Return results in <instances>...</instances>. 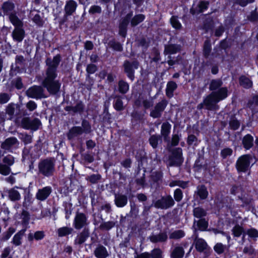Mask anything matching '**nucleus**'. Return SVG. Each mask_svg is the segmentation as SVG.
<instances>
[{"mask_svg":"<svg viewBox=\"0 0 258 258\" xmlns=\"http://www.w3.org/2000/svg\"><path fill=\"white\" fill-rule=\"evenodd\" d=\"M87 224V218L85 214L77 213L75 216L74 226L77 229H80Z\"/></svg>","mask_w":258,"mask_h":258,"instance_id":"obj_10","label":"nucleus"},{"mask_svg":"<svg viewBox=\"0 0 258 258\" xmlns=\"http://www.w3.org/2000/svg\"><path fill=\"white\" fill-rule=\"evenodd\" d=\"M94 252L95 256L98 258H106L108 255L106 248L103 246L97 247Z\"/></svg>","mask_w":258,"mask_h":258,"instance_id":"obj_20","label":"nucleus"},{"mask_svg":"<svg viewBox=\"0 0 258 258\" xmlns=\"http://www.w3.org/2000/svg\"><path fill=\"white\" fill-rule=\"evenodd\" d=\"M101 11V9L100 7L98 6H93L91 7L90 9L89 12L91 13H100Z\"/></svg>","mask_w":258,"mask_h":258,"instance_id":"obj_64","label":"nucleus"},{"mask_svg":"<svg viewBox=\"0 0 258 258\" xmlns=\"http://www.w3.org/2000/svg\"><path fill=\"white\" fill-rule=\"evenodd\" d=\"M209 5V3L206 1H203L200 2L199 7L200 9V12H203L205 10H207Z\"/></svg>","mask_w":258,"mask_h":258,"instance_id":"obj_55","label":"nucleus"},{"mask_svg":"<svg viewBox=\"0 0 258 258\" xmlns=\"http://www.w3.org/2000/svg\"><path fill=\"white\" fill-rule=\"evenodd\" d=\"M174 204V202L171 196L163 197L154 203V206L157 208L167 209Z\"/></svg>","mask_w":258,"mask_h":258,"instance_id":"obj_5","label":"nucleus"},{"mask_svg":"<svg viewBox=\"0 0 258 258\" xmlns=\"http://www.w3.org/2000/svg\"><path fill=\"white\" fill-rule=\"evenodd\" d=\"M253 139L251 136L247 135L244 136L242 140L244 147L247 150L250 149L253 145Z\"/></svg>","mask_w":258,"mask_h":258,"instance_id":"obj_24","label":"nucleus"},{"mask_svg":"<svg viewBox=\"0 0 258 258\" xmlns=\"http://www.w3.org/2000/svg\"><path fill=\"white\" fill-rule=\"evenodd\" d=\"M159 139V136H158L153 135L150 137L149 142L153 148H155L157 147Z\"/></svg>","mask_w":258,"mask_h":258,"instance_id":"obj_47","label":"nucleus"},{"mask_svg":"<svg viewBox=\"0 0 258 258\" xmlns=\"http://www.w3.org/2000/svg\"><path fill=\"white\" fill-rule=\"evenodd\" d=\"M170 22L172 27L176 29H179L181 27V24L180 23L177 18L174 16L171 17Z\"/></svg>","mask_w":258,"mask_h":258,"instance_id":"obj_46","label":"nucleus"},{"mask_svg":"<svg viewBox=\"0 0 258 258\" xmlns=\"http://www.w3.org/2000/svg\"><path fill=\"white\" fill-rule=\"evenodd\" d=\"M27 95L31 98H40L44 97L43 89L40 86H33L27 91Z\"/></svg>","mask_w":258,"mask_h":258,"instance_id":"obj_9","label":"nucleus"},{"mask_svg":"<svg viewBox=\"0 0 258 258\" xmlns=\"http://www.w3.org/2000/svg\"><path fill=\"white\" fill-rule=\"evenodd\" d=\"M23 234V232H18L15 235V236L13 237V242L14 244H15L16 246H18L21 244V239L22 235Z\"/></svg>","mask_w":258,"mask_h":258,"instance_id":"obj_43","label":"nucleus"},{"mask_svg":"<svg viewBox=\"0 0 258 258\" xmlns=\"http://www.w3.org/2000/svg\"><path fill=\"white\" fill-rule=\"evenodd\" d=\"M3 162L7 164V166H11L13 165L15 162L14 157L12 155H9L5 156L3 159Z\"/></svg>","mask_w":258,"mask_h":258,"instance_id":"obj_42","label":"nucleus"},{"mask_svg":"<svg viewBox=\"0 0 258 258\" xmlns=\"http://www.w3.org/2000/svg\"><path fill=\"white\" fill-rule=\"evenodd\" d=\"M222 85V82L220 80H214L211 82L210 89L213 91L219 89Z\"/></svg>","mask_w":258,"mask_h":258,"instance_id":"obj_34","label":"nucleus"},{"mask_svg":"<svg viewBox=\"0 0 258 258\" xmlns=\"http://www.w3.org/2000/svg\"><path fill=\"white\" fill-rule=\"evenodd\" d=\"M97 70V67L95 64H90L87 66V71L89 74H93Z\"/></svg>","mask_w":258,"mask_h":258,"instance_id":"obj_62","label":"nucleus"},{"mask_svg":"<svg viewBox=\"0 0 258 258\" xmlns=\"http://www.w3.org/2000/svg\"><path fill=\"white\" fill-rule=\"evenodd\" d=\"M54 166V162L53 160L50 159L44 160L39 163V171L44 176H51L55 170Z\"/></svg>","mask_w":258,"mask_h":258,"instance_id":"obj_3","label":"nucleus"},{"mask_svg":"<svg viewBox=\"0 0 258 258\" xmlns=\"http://www.w3.org/2000/svg\"><path fill=\"white\" fill-rule=\"evenodd\" d=\"M14 8L13 4L10 2H6L4 3L2 7L4 15H9L12 14V12Z\"/></svg>","mask_w":258,"mask_h":258,"instance_id":"obj_26","label":"nucleus"},{"mask_svg":"<svg viewBox=\"0 0 258 258\" xmlns=\"http://www.w3.org/2000/svg\"><path fill=\"white\" fill-rule=\"evenodd\" d=\"M198 228L200 230H205L208 227V222L205 219L199 220L197 223Z\"/></svg>","mask_w":258,"mask_h":258,"instance_id":"obj_45","label":"nucleus"},{"mask_svg":"<svg viewBox=\"0 0 258 258\" xmlns=\"http://www.w3.org/2000/svg\"><path fill=\"white\" fill-rule=\"evenodd\" d=\"M15 112V105L9 104L6 109L7 113L10 115L9 119H11Z\"/></svg>","mask_w":258,"mask_h":258,"instance_id":"obj_50","label":"nucleus"},{"mask_svg":"<svg viewBox=\"0 0 258 258\" xmlns=\"http://www.w3.org/2000/svg\"><path fill=\"white\" fill-rule=\"evenodd\" d=\"M82 125L83 133H89L91 132V126L88 121H83Z\"/></svg>","mask_w":258,"mask_h":258,"instance_id":"obj_49","label":"nucleus"},{"mask_svg":"<svg viewBox=\"0 0 258 258\" xmlns=\"http://www.w3.org/2000/svg\"><path fill=\"white\" fill-rule=\"evenodd\" d=\"M19 141L14 137L7 139L1 145V148L5 150H10L13 148H17Z\"/></svg>","mask_w":258,"mask_h":258,"instance_id":"obj_11","label":"nucleus"},{"mask_svg":"<svg viewBox=\"0 0 258 258\" xmlns=\"http://www.w3.org/2000/svg\"><path fill=\"white\" fill-rule=\"evenodd\" d=\"M229 124L230 127L234 130H237L240 125L239 121L235 119L231 120L230 121Z\"/></svg>","mask_w":258,"mask_h":258,"instance_id":"obj_54","label":"nucleus"},{"mask_svg":"<svg viewBox=\"0 0 258 258\" xmlns=\"http://www.w3.org/2000/svg\"><path fill=\"white\" fill-rule=\"evenodd\" d=\"M205 55H208L211 50V45L208 41H206L204 47Z\"/></svg>","mask_w":258,"mask_h":258,"instance_id":"obj_63","label":"nucleus"},{"mask_svg":"<svg viewBox=\"0 0 258 258\" xmlns=\"http://www.w3.org/2000/svg\"><path fill=\"white\" fill-rule=\"evenodd\" d=\"M198 194L202 199H205L208 196V191L206 187L204 186L198 187Z\"/></svg>","mask_w":258,"mask_h":258,"instance_id":"obj_37","label":"nucleus"},{"mask_svg":"<svg viewBox=\"0 0 258 258\" xmlns=\"http://www.w3.org/2000/svg\"><path fill=\"white\" fill-rule=\"evenodd\" d=\"M228 96V90L226 87L220 88L216 91H213L204 100L203 103L198 106L199 109L206 106L208 109H215L216 103L225 99Z\"/></svg>","mask_w":258,"mask_h":258,"instance_id":"obj_1","label":"nucleus"},{"mask_svg":"<svg viewBox=\"0 0 258 258\" xmlns=\"http://www.w3.org/2000/svg\"><path fill=\"white\" fill-rule=\"evenodd\" d=\"M174 197L176 201H180L182 198V194L180 189H176L174 191Z\"/></svg>","mask_w":258,"mask_h":258,"instance_id":"obj_53","label":"nucleus"},{"mask_svg":"<svg viewBox=\"0 0 258 258\" xmlns=\"http://www.w3.org/2000/svg\"><path fill=\"white\" fill-rule=\"evenodd\" d=\"M57 77L56 72L52 69L47 70L46 77L43 82V86L47 89V91L52 94H55L57 93L60 87V83L55 80Z\"/></svg>","mask_w":258,"mask_h":258,"instance_id":"obj_2","label":"nucleus"},{"mask_svg":"<svg viewBox=\"0 0 258 258\" xmlns=\"http://www.w3.org/2000/svg\"><path fill=\"white\" fill-rule=\"evenodd\" d=\"M169 161L171 165H180L183 161L181 149L176 148L174 150L169 158Z\"/></svg>","mask_w":258,"mask_h":258,"instance_id":"obj_6","label":"nucleus"},{"mask_svg":"<svg viewBox=\"0 0 258 258\" xmlns=\"http://www.w3.org/2000/svg\"><path fill=\"white\" fill-rule=\"evenodd\" d=\"M131 16H132L131 15H127L126 17L122 20L119 25V34L123 37L125 36L126 32V27Z\"/></svg>","mask_w":258,"mask_h":258,"instance_id":"obj_15","label":"nucleus"},{"mask_svg":"<svg viewBox=\"0 0 258 258\" xmlns=\"http://www.w3.org/2000/svg\"><path fill=\"white\" fill-rule=\"evenodd\" d=\"M51 192V188L50 186H45L39 189L36 195L37 199L40 201L46 200Z\"/></svg>","mask_w":258,"mask_h":258,"instance_id":"obj_12","label":"nucleus"},{"mask_svg":"<svg viewBox=\"0 0 258 258\" xmlns=\"http://www.w3.org/2000/svg\"><path fill=\"white\" fill-rule=\"evenodd\" d=\"M246 233L251 238H256L258 237V231L255 229L251 228L248 230Z\"/></svg>","mask_w":258,"mask_h":258,"instance_id":"obj_48","label":"nucleus"},{"mask_svg":"<svg viewBox=\"0 0 258 258\" xmlns=\"http://www.w3.org/2000/svg\"><path fill=\"white\" fill-rule=\"evenodd\" d=\"M60 61V56L59 55H57L53 57L52 60L50 59H47L46 60V63L48 66V68L47 70L49 69H52L54 70V72H55V69L59 64Z\"/></svg>","mask_w":258,"mask_h":258,"instance_id":"obj_19","label":"nucleus"},{"mask_svg":"<svg viewBox=\"0 0 258 258\" xmlns=\"http://www.w3.org/2000/svg\"><path fill=\"white\" fill-rule=\"evenodd\" d=\"M243 232V227L239 225H236L232 229V233L235 237H239Z\"/></svg>","mask_w":258,"mask_h":258,"instance_id":"obj_36","label":"nucleus"},{"mask_svg":"<svg viewBox=\"0 0 258 258\" xmlns=\"http://www.w3.org/2000/svg\"><path fill=\"white\" fill-rule=\"evenodd\" d=\"M232 152V150L230 148H225L221 151V154L223 158H226L231 155Z\"/></svg>","mask_w":258,"mask_h":258,"instance_id":"obj_51","label":"nucleus"},{"mask_svg":"<svg viewBox=\"0 0 258 258\" xmlns=\"http://www.w3.org/2000/svg\"><path fill=\"white\" fill-rule=\"evenodd\" d=\"M44 237V232L41 231H37L34 234V238L37 240H41L43 239Z\"/></svg>","mask_w":258,"mask_h":258,"instance_id":"obj_59","label":"nucleus"},{"mask_svg":"<svg viewBox=\"0 0 258 258\" xmlns=\"http://www.w3.org/2000/svg\"><path fill=\"white\" fill-rule=\"evenodd\" d=\"M88 237V235L87 233L85 232H83L77 236L75 242L76 244H81L86 241Z\"/></svg>","mask_w":258,"mask_h":258,"instance_id":"obj_33","label":"nucleus"},{"mask_svg":"<svg viewBox=\"0 0 258 258\" xmlns=\"http://www.w3.org/2000/svg\"><path fill=\"white\" fill-rule=\"evenodd\" d=\"M240 84L245 88H249L252 86V82L247 78L242 76L239 79Z\"/></svg>","mask_w":258,"mask_h":258,"instance_id":"obj_31","label":"nucleus"},{"mask_svg":"<svg viewBox=\"0 0 258 258\" xmlns=\"http://www.w3.org/2000/svg\"><path fill=\"white\" fill-rule=\"evenodd\" d=\"M114 107L117 110H121L123 109V104L120 98H117L114 104Z\"/></svg>","mask_w":258,"mask_h":258,"instance_id":"obj_52","label":"nucleus"},{"mask_svg":"<svg viewBox=\"0 0 258 258\" xmlns=\"http://www.w3.org/2000/svg\"><path fill=\"white\" fill-rule=\"evenodd\" d=\"M184 235V232L182 230H178L172 232L169 237L171 239H178L183 237Z\"/></svg>","mask_w":258,"mask_h":258,"instance_id":"obj_38","label":"nucleus"},{"mask_svg":"<svg viewBox=\"0 0 258 258\" xmlns=\"http://www.w3.org/2000/svg\"><path fill=\"white\" fill-rule=\"evenodd\" d=\"M161 253H162V252L160 249H154L152 251V258H161V257H162Z\"/></svg>","mask_w":258,"mask_h":258,"instance_id":"obj_57","label":"nucleus"},{"mask_svg":"<svg viewBox=\"0 0 258 258\" xmlns=\"http://www.w3.org/2000/svg\"><path fill=\"white\" fill-rule=\"evenodd\" d=\"M194 214L197 218H201L205 216L206 214V212L203 209L200 208H196L194 210Z\"/></svg>","mask_w":258,"mask_h":258,"instance_id":"obj_44","label":"nucleus"},{"mask_svg":"<svg viewBox=\"0 0 258 258\" xmlns=\"http://www.w3.org/2000/svg\"><path fill=\"white\" fill-rule=\"evenodd\" d=\"M8 196L11 201H18L21 199V195L15 188L10 189L8 191Z\"/></svg>","mask_w":258,"mask_h":258,"instance_id":"obj_23","label":"nucleus"},{"mask_svg":"<svg viewBox=\"0 0 258 258\" xmlns=\"http://www.w3.org/2000/svg\"><path fill=\"white\" fill-rule=\"evenodd\" d=\"M9 96L5 93L2 94L0 95V103H6L9 100Z\"/></svg>","mask_w":258,"mask_h":258,"instance_id":"obj_61","label":"nucleus"},{"mask_svg":"<svg viewBox=\"0 0 258 258\" xmlns=\"http://www.w3.org/2000/svg\"><path fill=\"white\" fill-rule=\"evenodd\" d=\"M228 247L221 243H217L214 247V250L218 253L221 254L224 252Z\"/></svg>","mask_w":258,"mask_h":258,"instance_id":"obj_35","label":"nucleus"},{"mask_svg":"<svg viewBox=\"0 0 258 258\" xmlns=\"http://www.w3.org/2000/svg\"><path fill=\"white\" fill-rule=\"evenodd\" d=\"M40 121L38 119L31 120L28 117L24 118L22 121V126L26 129H30L36 131L40 125Z\"/></svg>","mask_w":258,"mask_h":258,"instance_id":"obj_7","label":"nucleus"},{"mask_svg":"<svg viewBox=\"0 0 258 258\" xmlns=\"http://www.w3.org/2000/svg\"><path fill=\"white\" fill-rule=\"evenodd\" d=\"M177 87L176 84L174 82H170L167 85L166 95L169 97L173 96V92Z\"/></svg>","mask_w":258,"mask_h":258,"instance_id":"obj_27","label":"nucleus"},{"mask_svg":"<svg viewBox=\"0 0 258 258\" xmlns=\"http://www.w3.org/2000/svg\"><path fill=\"white\" fill-rule=\"evenodd\" d=\"M138 64L137 62L134 61L132 63H130L128 61H126L124 63V71L127 74L128 77L131 79L133 80L134 75L133 72L134 69L138 68Z\"/></svg>","mask_w":258,"mask_h":258,"instance_id":"obj_13","label":"nucleus"},{"mask_svg":"<svg viewBox=\"0 0 258 258\" xmlns=\"http://www.w3.org/2000/svg\"><path fill=\"white\" fill-rule=\"evenodd\" d=\"M180 49V46L177 45H169L166 46L165 48V51L166 53L174 54Z\"/></svg>","mask_w":258,"mask_h":258,"instance_id":"obj_30","label":"nucleus"},{"mask_svg":"<svg viewBox=\"0 0 258 258\" xmlns=\"http://www.w3.org/2000/svg\"><path fill=\"white\" fill-rule=\"evenodd\" d=\"M77 6V3L73 1L68 2L65 6V12L68 15H72L76 9Z\"/></svg>","mask_w":258,"mask_h":258,"instance_id":"obj_17","label":"nucleus"},{"mask_svg":"<svg viewBox=\"0 0 258 258\" xmlns=\"http://www.w3.org/2000/svg\"><path fill=\"white\" fill-rule=\"evenodd\" d=\"M118 85L120 92L122 93H125L128 90L129 86L126 82L123 81H120L119 82Z\"/></svg>","mask_w":258,"mask_h":258,"instance_id":"obj_41","label":"nucleus"},{"mask_svg":"<svg viewBox=\"0 0 258 258\" xmlns=\"http://www.w3.org/2000/svg\"><path fill=\"white\" fill-rule=\"evenodd\" d=\"M167 105V102L165 100H162L156 105L154 108L151 111L150 116L153 118L159 117L162 112L164 110Z\"/></svg>","mask_w":258,"mask_h":258,"instance_id":"obj_8","label":"nucleus"},{"mask_svg":"<svg viewBox=\"0 0 258 258\" xmlns=\"http://www.w3.org/2000/svg\"><path fill=\"white\" fill-rule=\"evenodd\" d=\"M171 125L168 122H164L161 126V134L164 140L168 141V136L170 133Z\"/></svg>","mask_w":258,"mask_h":258,"instance_id":"obj_18","label":"nucleus"},{"mask_svg":"<svg viewBox=\"0 0 258 258\" xmlns=\"http://www.w3.org/2000/svg\"><path fill=\"white\" fill-rule=\"evenodd\" d=\"M73 229L68 227H63L58 229L57 233L59 236L62 237L71 233Z\"/></svg>","mask_w":258,"mask_h":258,"instance_id":"obj_32","label":"nucleus"},{"mask_svg":"<svg viewBox=\"0 0 258 258\" xmlns=\"http://www.w3.org/2000/svg\"><path fill=\"white\" fill-rule=\"evenodd\" d=\"M11 169L10 166L7 165L0 164V173L3 175H8L11 172Z\"/></svg>","mask_w":258,"mask_h":258,"instance_id":"obj_40","label":"nucleus"},{"mask_svg":"<svg viewBox=\"0 0 258 258\" xmlns=\"http://www.w3.org/2000/svg\"><path fill=\"white\" fill-rule=\"evenodd\" d=\"M167 236L165 233H160L158 235H152L150 237L151 241L153 242H162L167 239Z\"/></svg>","mask_w":258,"mask_h":258,"instance_id":"obj_29","label":"nucleus"},{"mask_svg":"<svg viewBox=\"0 0 258 258\" xmlns=\"http://www.w3.org/2000/svg\"><path fill=\"white\" fill-rule=\"evenodd\" d=\"M184 253L182 247L176 246L171 253V257L172 258H181L183 256Z\"/></svg>","mask_w":258,"mask_h":258,"instance_id":"obj_25","label":"nucleus"},{"mask_svg":"<svg viewBox=\"0 0 258 258\" xmlns=\"http://www.w3.org/2000/svg\"><path fill=\"white\" fill-rule=\"evenodd\" d=\"M101 176L98 174H93L88 177V180L92 183H96L100 179Z\"/></svg>","mask_w":258,"mask_h":258,"instance_id":"obj_58","label":"nucleus"},{"mask_svg":"<svg viewBox=\"0 0 258 258\" xmlns=\"http://www.w3.org/2000/svg\"><path fill=\"white\" fill-rule=\"evenodd\" d=\"M9 19L11 23L15 26V28L23 26V23L15 14H10Z\"/></svg>","mask_w":258,"mask_h":258,"instance_id":"obj_22","label":"nucleus"},{"mask_svg":"<svg viewBox=\"0 0 258 258\" xmlns=\"http://www.w3.org/2000/svg\"><path fill=\"white\" fill-rule=\"evenodd\" d=\"M145 19V16L142 14H139L135 16L131 21L132 26H136L142 22Z\"/></svg>","mask_w":258,"mask_h":258,"instance_id":"obj_39","label":"nucleus"},{"mask_svg":"<svg viewBox=\"0 0 258 258\" xmlns=\"http://www.w3.org/2000/svg\"><path fill=\"white\" fill-rule=\"evenodd\" d=\"M207 244L203 239H198L196 241V248L199 251H203L206 249Z\"/></svg>","mask_w":258,"mask_h":258,"instance_id":"obj_28","label":"nucleus"},{"mask_svg":"<svg viewBox=\"0 0 258 258\" xmlns=\"http://www.w3.org/2000/svg\"><path fill=\"white\" fill-rule=\"evenodd\" d=\"M26 107L30 111H33L36 108L37 105L35 102L30 101L27 103Z\"/></svg>","mask_w":258,"mask_h":258,"instance_id":"obj_60","label":"nucleus"},{"mask_svg":"<svg viewBox=\"0 0 258 258\" xmlns=\"http://www.w3.org/2000/svg\"><path fill=\"white\" fill-rule=\"evenodd\" d=\"M251 157L248 155L240 156L236 162V168L238 172H246L249 167Z\"/></svg>","mask_w":258,"mask_h":258,"instance_id":"obj_4","label":"nucleus"},{"mask_svg":"<svg viewBox=\"0 0 258 258\" xmlns=\"http://www.w3.org/2000/svg\"><path fill=\"white\" fill-rule=\"evenodd\" d=\"M127 202V199L126 196L122 195H116L115 196V203L118 207H123Z\"/></svg>","mask_w":258,"mask_h":258,"instance_id":"obj_16","label":"nucleus"},{"mask_svg":"<svg viewBox=\"0 0 258 258\" xmlns=\"http://www.w3.org/2000/svg\"><path fill=\"white\" fill-rule=\"evenodd\" d=\"M187 184H188V182H184V181H176L175 183H170V185L171 186H175V185H177V186H180V187H181L182 188L186 187L187 186Z\"/></svg>","mask_w":258,"mask_h":258,"instance_id":"obj_56","label":"nucleus"},{"mask_svg":"<svg viewBox=\"0 0 258 258\" xmlns=\"http://www.w3.org/2000/svg\"><path fill=\"white\" fill-rule=\"evenodd\" d=\"M83 133V132L82 127L75 126L73 127L70 130L68 137L69 139H71L76 136L82 134Z\"/></svg>","mask_w":258,"mask_h":258,"instance_id":"obj_21","label":"nucleus"},{"mask_svg":"<svg viewBox=\"0 0 258 258\" xmlns=\"http://www.w3.org/2000/svg\"><path fill=\"white\" fill-rule=\"evenodd\" d=\"M12 35L15 41L21 42L25 36V31L23 27L15 28Z\"/></svg>","mask_w":258,"mask_h":258,"instance_id":"obj_14","label":"nucleus"}]
</instances>
